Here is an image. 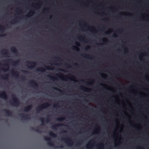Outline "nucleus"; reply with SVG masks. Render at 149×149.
Listing matches in <instances>:
<instances>
[{"instance_id":"obj_1","label":"nucleus","mask_w":149,"mask_h":149,"mask_svg":"<svg viewBox=\"0 0 149 149\" xmlns=\"http://www.w3.org/2000/svg\"><path fill=\"white\" fill-rule=\"evenodd\" d=\"M11 96L13 102H11L10 101V104L14 106H19L20 103V102L18 99L16 97L15 95L13 94L11 95Z\"/></svg>"},{"instance_id":"obj_2","label":"nucleus","mask_w":149,"mask_h":149,"mask_svg":"<svg viewBox=\"0 0 149 149\" xmlns=\"http://www.w3.org/2000/svg\"><path fill=\"white\" fill-rule=\"evenodd\" d=\"M50 104L46 102L38 106L36 109V111L37 113H39L42 109L45 108L50 106Z\"/></svg>"},{"instance_id":"obj_3","label":"nucleus","mask_w":149,"mask_h":149,"mask_svg":"<svg viewBox=\"0 0 149 149\" xmlns=\"http://www.w3.org/2000/svg\"><path fill=\"white\" fill-rule=\"evenodd\" d=\"M62 139L65 141L66 143L68 146H71L73 144L72 141L69 138H62Z\"/></svg>"},{"instance_id":"obj_4","label":"nucleus","mask_w":149,"mask_h":149,"mask_svg":"<svg viewBox=\"0 0 149 149\" xmlns=\"http://www.w3.org/2000/svg\"><path fill=\"white\" fill-rule=\"evenodd\" d=\"M44 139L45 141H48L47 142V144L48 145L54 146V144L52 141H51V139L50 138L47 136H45Z\"/></svg>"},{"instance_id":"obj_5","label":"nucleus","mask_w":149,"mask_h":149,"mask_svg":"<svg viewBox=\"0 0 149 149\" xmlns=\"http://www.w3.org/2000/svg\"><path fill=\"white\" fill-rule=\"evenodd\" d=\"M8 96L5 91H3L0 93V97L4 99H7Z\"/></svg>"},{"instance_id":"obj_6","label":"nucleus","mask_w":149,"mask_h":149,"mask_svg":"<svg viewBox=\"0 0 149 149\" xmlns=\"http://www.w3.org/2000/svg\"><path fill=\"white\" fill-rule=\"evenodd\" d=\"M26 63L27 65H30V67L27 66L29 68H33L35 67L36 64V62H31L29 61H27L26 62Z\"/></svg>"},{"instance_id":"obj_7","label":"nucleus","mask_w":149,"mask_h":149,"mask_svg":"<svg viewBox=\"0 0 149 149\" xmlns=\"http://www.w3.org/2000/svg\"><path fill=\"white\" fill-rule=\"evenodd\" d=\"M63 125H64L63 124L58 123L52 125L51 128L53 129L56 130L57 128Z\"/></svg>"},{"instance_id":"obj_8","label":"nucleus","mask_w":149,"mask_h":149,"mask_svg":"<svg viewBox=\"0 0 149 149\" xmlns=\"http://www.w3.org/2000/svg\"><path fill=\"white\" fill-rule=\"evenodd\" d=\"M19 115L21 117L23 118L24 119L28 120L30 119V118L29 117L30 115L29 114H20Z\"/></svg>"},{"instance_id":"obj_9","label":"nucleus","mask_w":149,"mask_h":149,"mask_svg":"<svg viewBox=\"0 0 149 149\" xmlns=\"http://www.w3.org/2000/svg\"><path fill=\"white\" fill-rule=\"evenodd\" d=\"M32 108V104L28 105L24 108V111L27 112L30 111Z\"/></svg>"},{"instance_id":"obj_10","label":"nucleus","mask_w":149,"mask_h":149,"mask_svg":"<svg viewBox=\"0 0 149 149\" xmlns=\"http://www.w3.org/2000/svg\"><path fill=\"white\" fill-rule=\"evenodd\" d=\"M1 53L4 55L8 57V56L9 55V54L8 52V51L7 49H4L2 50L1 51Z\"/></svg>"},{"instance_id":"obj_11","label":"nucleus","mask_w":149,"mask_h":149,"mask_svg":"<svg viewBox=\"0 0 149 149\" xmlns=\"http://www.w3.org/2000/svg\"><path fill=\"white\" fill-rule=\"evenodd\" d=\"M11 51L13 52L16 55H17L18 52L16 48L14 47H12L10 48Z\"/></svg>"},{"instance_id":"obj_12","label":"nucleus","mask_w":149,"mask_h":149,"mask_svg":"<svg viewBox=\"0 0 149 149\" xmlns=\"http://www.w3.org/2000/svg\"><path fill=\"white\" fill-rule=\"evenodd\" d=\"M6 115L8 116H11L12 114V112L9 110L4 109L3 110Z\"/></svg>"},{"instance_id":"obj_13","label":"nucleus","mask_w":149,"mask_h":149,"mask_svg":"<svg viewBox=\"0 0 149 149\" xmlns=\"http://www.w3.org/2000/svg\"><path fill=\"white\" fill-rule=\"evenodd\" d=\"M29 83L31 85H33L34 86L37 88L38 86V84L36 83V82L33 80H31L30 81Z\"/></svg>"},{"instance_id":"obj_14","label":"nucleus","mask_w":149,"mask_h":149,"mask_svg":"<svg viewBox=\"0 0 149 149\" xmlns=\"http://www.w3.org/2000/svg\"><path fill=\"white\" fill-rule=\"evenodd\" d=\"M11 72L13 75L15 76L16 77H19V74L18 72L12 70Z\"/></svg>"},{"instance_id":"obj_15","label":"nucleus","mask_w":149,"mask_h":149,"mask_svg":"<svg viewBox=\"0 0 149 149\" xmlns=\"http://www.w3.org/2000/svg\"><path fill=\"white\" fill-rule=\"evenodd\" d=\"M31 129L32 130L35 131L39 133L41 132V131L40 130L39 127H37L36 129L33 127H31Z\"/></svg>"},{"instance_id":"obj_16","label":"nucleus","mask_w":149,"mask_h":149,"mask_svg":"<svg viewBox=\"0 0 149 149\" xmlns=\"http://www.w3.org/2000/svg\"><path fill=\"white\" fill-rule=\"evenodd\" d=\"M80 87L81 89L85 91H89L90 90L88 88H86L83 86H81Z\"/></svg>"},{"instance_id":"obj_17","label":"nucleus","mask_w":149,"mask_h":149,"mask_svg":"<svg viewBox=\"0 0 149 149\" xmlns=\"http://www.w3.org/2000/svg\"><path fill=\"white\" fill-rule=\"evenodd\" d=\"M20 62L19 60H18L15 61H13L12 63V65L13 66H15L18 64Z\"/></svg>"},{"instance_id":"obj_18","label":"nucleus","mask_w":149,"mask_h":149,"mask_svg":"<svg viewBox=\"0 0 149 149\" xmlns=\"http://www.w3.org/2000/svg\"><path fill=\"white\" fill-rule=\"evenodd\" d=\"M37 70L38 71L42 72H44L45 71V69L44 68L41 67L38 68L37 69Z\"/></svg>"},{"instance_id":"obj_19","label":"nucleus","mask_w":149,"mask_h":149,"mask_svg":"<svg viewBox=\"0 0 149 149\" xmlns=\"http://www.w3.org/2000/svg\"><path fill=\"white\" fill-rule=\"evenodd\" d=\"M49 135L52 137H55L56 136V134H55L53 133L52 132H50L49 133Z\"/></svg>"},{"instance_id":"obj_20","label":"nucleus","mask_w":149,"mask_h":149,"mask_svg":"<svg viewBox=\"0 0 149 149\" xmlns=\"http://www.w3.org/2000/svg\"><path fill=\"white\" fill-rule=\"evenodd\" d=\"M93 146V145L90 143H88L86 146V148L88 149H91L92 147Z\"/></svg>"},{"instance_id":"obj_21","label":"nucleus","mask_w":149,"mask_h":149,"mask_svg":"<svg viewBox=\"0 0 149 149\" xmlns=\"http://www.w3.org/2000/svg\"><path fill=\"white\" fill-rule=\"evenodd\" d=\"M40 120L41 121V123H42V124H41V125H45V124L44 123V118H40Z\"/></svg>"},{"instance_id":"obj_22","label":"nucleus","mask_w":149,"mask_h":149,"mask_svg":"<svg viewBox=\"0 0 149 149\" xmlns=\"http://www.w3.org/2000/svg\"><path fill=\"white\" fill-rule=\"evenodd\" d=\"M4 27L2 25H0V30L1 31V33H3L4 31Z\"/></svg>"},{"instance_id":"obj_23","label":"nucleus","mask_w":149,"mask_h":149,"mask_svg":"<svg viewBox=\"0 0 149 149\" xmlns=\"http://www.w3.org/2000/svg\"><path fill=\"white\" fill-rule=\"evenodd\" d=\"M17 20L16 18H15L11 21L10 22L11 24L15 23L17 22Z\"/></svg>"},{"instance_id":"obj_24","label":"nucleus","mask_w":149,"mask_h":149,"mask_svg":"<svg viewBox=\"0 0 149 149\" xmlns=\"http://www.w3.org/2000/svg\"><path fill=\"white\" fill-rule=\"evenodd\" d=\"M104 146L103 144L101 143L99 146V149H103Z\"/></svg>"},{"instance_id":"obj_25","label":"nucleus","mask_w":149,"mask_h":149,"mask_svg":"<svg viewBox=\"0 0 149 149\" xmlns=\"http://www.w3.org/2000/svg\"><path fill=\"white\" fill-rule=\"evenodd\" d=\"M50 116H48L47 118L46 119L45 122L46 123H47L50 121V119L49 118Z\"/></svg>"},{"instance_id":"obj_26","label":"nucleus","mask_w":149,"mask_h":149,"mask_svg":"<svg viewBox=\"0 0 149 149\" xmlns=\"http://www.w3.org/2000/svg\"><path fill=\"white\" fill-rule=\"evenodd\" d=\"M53 89H54L56 90H57V91H59V92H60L61 93H62L63 92H64L63 91L61 90H60V89H58L57 88H56V87H54L53 88Z\"/></svg>"},{"instance_id":"obj_27","label":"nucleus","mask_w":149,"mask_h":149,"mask_svg":"<svg viewBox=\"0 0 149 149\" xmlns=\"http://www.w3.org/2000/svg\"><path fill=\"white\" fill-rule=\"evenodd\" d=\"M58 103L54 104V107L56 109H57V108L58 107Z\"/></svg>"},{"instance_id":"obj_28","label":"nucleus","mask_w":149,"mask_h":149,"mask_svg":"<svg viewBox=\"0 0 149 149\" xmlns=\"http://www.w3.org/2000/svg\"><path fill=\"white\" fill-rule=\"evenodd\" d=\"M64 119H65V118L63 117V118H58L57 119V120H58V121H61L64 120Z\"/></svg>"},{"instance_id":"obj_29","label":"nucleus","mask_w":149,"mask_h":149,"mask_svg":"<svg viewBox=\"0 0 149 149\" xmlns=\"http://www.w3.org/2000/svg\"><path fill=\"white\" fill-rule=\"evenodd\" d=\"M8 74H5V78H4V79H6L8 80ZM3 79H4V78L3 77Z\"/></svg>"},{"instance_id":"obj_30","label":"nucleus","mask_w":149,"mask_h":149,"mask_svg":"<svg viewBox=\"0 0 149 149\" xmlns=\"http://www.w3.org/2000/svg\"><path fill=\"white\" fill-rule=\"evenodd\" d=\"M72 49L74 50H76L77 51H78L79 50V49H77V47H76L73 46H72Z\"/></svg>"},{"instance_id":"obj_31","label":"nucleus","mask_w":149,"mask_h":149,"mask_svg":"<svg viewBox=\"0 0 149 149\" xmlns=\"http://www.w3.org/2000/svg\"><path fill=\"white\" fill-rule=\"evenodd\" d=\"M47 77H48L50 78L51 79H56L54 78V77H52L51 76H50L49 75H47Z\"/></svg>"},{"instance_id":"obj_32","label":"nucleus","mask_w":149,"mask_h":149,"mask_svg":"<svg viewBox=\"0 0 149 149\" xmlns=\"http://www.w3.org/2000/svg\"><path fill=\"white\" fill-rule=\"evenodd\" d=\"M12 60L11 59H7L6 61H5V62H9L11 61Z\"/></svg>"},{"instance_id":"obj_33","label":"nucleus","mask_w":149,"mask_h":149,"mask_svg":"<svg viewBox=\"0 0 149 149\" xmlns=\"http://www.w3.org/2000/svg\"><path fill=\"white\" fill-rule=\"evenodd\" d=\"M54 147L55 148H63V146L62 145H61L60 146H54Z\"/></svg>"},{"instance_id":"obj_34","label":"nucleus","mask_w":149,"mask_h":149,"mask_svg":"<svg viewBox=\"0 0 149 149\" xmlns=\"http://www.w3.org/2000/svg\"><path fill=\"white\" fill-rule=\"evenodd\" d=\"M58 75H59L61 76H63V75L61 73H60L59 74H56V76H57V77H59L58 76Z\"/></svg>"},{"instance_id":"obj_35","label":"nucleus","mask_w":149,"mask_h":149,"mask_svg":"<svg viewBox=\"0 0 149 149\" xmlns=\"http://www.w3.org/2000/svg\"><path fill=\"white\" fill-rule=\"evenodd\" d=\"M21 79H22L23 80H24L25 79V77H24V76H22L21 77Z\"/></svg>"},{"instance_id":"obj_36","label":"nucleus","mask_w":149,"mask_h":149,"mask_svg":"<svg viewBox=\"0 0 149 149\" xmlns=\"http://www.w3.org/2000/svg\"><path fill=\"white\" fill-rule=\"evenodd\" d=\"M75 44L78 46H80V44L79 43V42H75Z\"/></svg>"},{"instance_id":"obj_37","label":"nucleus","mask_w":149,"mask_h":149,"mask_svg":"<svg viewBox=\"0 0 149 149\" xmlns=\"http://www.w3.org/2000/svg\"><path fill=\"white\" fill-rule=\"evenodd\" d=\"M90 48V46H89L88 45L86 46V47L85 48L86 49H88Z\"/></svg>"},{"instance_id":"obj_38","label":"nucleus","mask_w":149,"mask_h":149,"mask_svg":"<svg viewBox=\"0 0 149 149\" xmlns=\"http://www.w3.org/2000/svg\"><path fill=\"white\" fill-rule=\"evenodd\" d=\"M104 40H106V41H108L107 40L106 38H103L102 39V41L103 42H104Z\"/></svg>"},{"instance_id":"obj_39","label":"nucleus","mask_w":149,"mask_h":149,"mask_svg":"<svg viewBox=\"0 0 149 149\" xmlns=\"http://www.w3.org/2000/svg\"><path fill=\"white\" fill-rule=\"evenodd\" d=\"M66 132V131L65 130H63L61 131V133H65Z\"/></svg>"},{"instance_id":"obj_40","label":"nucleus","mask_w":149,"mask_h":149,"mask_svg":"<svg viewBox=\"0 0 149 149\" xmlns=\"http://www.w3.org/2000/svg\"><path fill=\"white\" fill-rule=\"evenodd\" d=\"M5 35H6V34H4V35H2V34H1V35H0V37H3V36H5Z\"/></svg>"},{"instance_id":"obj_41","label":"nucleus","mask_w":149,"mask_h":149,"mask_svg":"<svg viewBox=\"0 0 149 149\" xmlns=\"http://www.w3.org/2000/svg\"><path fill=\"white\" fill-rule=\"evenodd\" d=\"M45 67L47 70L50 69V68H49V67L45 66Z\"/></svg>"},{"instance_id":"obj_42","label":"nucleus","mask_w":149,"mask_h":149,"mask_svg":"<svg viewBox=\"0 0 149 149\" xmlns=\"http://www.w3.org/2000/svg\"><path fill=\"white\" fill-rule=\"evenodd\" d=\"M70 75L73 78V79H75V77L73 75Z\"/></svg>"},{"instance_id":"obj_43","label":"nucleus","mask_w":149,"mask_h":149,"mask_svg":"<svg viewBox=\"0 0 149 149\" xmlns=\"http://www.w3.org/2000/svg\"><path fill=\"white\" fill-rule=\"evenodd\" d=\"M58 69L59 70H60V71H64L63 70L61 69H59V68H58Z\"/></svg>"},{"instance_id":"obj_44","label":"nucleus","mask_w":149,"mask_h":149,"mask_svg":"<svg viewBox=\"0 0 149 149\" xmlns=\"http://www.w3.org/2000/svg\"><path fill=\"white\" fill-rule=\"evenodd\" d=\"M25 16L27 17H29L30 16L29 15H26Z\"/></svg>"},{"instance_id":"obj_45","label":"nucleus","mask_w":149,"mask_h":149,"mask_svg":"<svg viewBox=\"0 0 149 149\" xmlns=\"http://www.w3.org/2000/svg\"><path fill=\"white\" fill-rule=\"evenodd\" d=\"M89 55H86L85 57L86 58H88V56H89Z\"/></svg>"},{"instance_id":"obj_46","label":"nucleus","mask_w":149,"mask_h":149,"mask_svg":"<svg viewBox=\"0 0 149 149\" xmlns=\"http://www.w3.org/2000/svg\"><path fill=\"white\" fill-rule=\"evenodd\" d=\"M113 36L114 37H117V36L116 35H113Z\"/></svg>"},{"instance_id":"obj_47","label":"nucleus","mask_w":149,"mask_h":149,"mask_svg":"<svg viewBox=\"0 0 149 149\" xmlns=\"http://www.w3.org/2000/svg\"><path fill=\"white\" fill-rule=\"evenodd\" d=\"M5 65H6V66H8V67H9V66H8V65L6 64H5Z\"/></svg>"},{"instance_id":"obj_48","label":"nucleus","mask_w":149,"mask_h":149,"mask_svg":"<svg viewBox=\"0 0 149 149\" xmlns=\"http://www.w3.org/2000/svg\"><path fill=\"white\" fill-rule=\"evenodd\" d=\"M77 144H79V145L80 144V143L79 142H78L77 143Z\"/></svg>"},{"instance_id":"obj_49","label":"nucleus","mask_w":149,"mask_h":149,"mask_svg":"<svg viewBox=\"0 0 149 149\" xmlns=\"http://www.w3.org/2000/svg\"><path fill=\"white\" fill-rule=\"evenodd\" d=\"M24 72H28L27 71H24Z\"/></svg>"},{"instance_id":"obj_50","label":"nucleus","mask_w":149,"mask_h":149,"mask_svg":"<svg viewBox=\"0 0 149 149\" xmlns=\"http://www.w3.org/2000/svg\"><path fill=\"white\" fill-rule=\"evenodd\" d=\"M88 83V84H91L90 83H88V82H87L86 83Z\"/></svg>"},{"instance_id":"obj_51","label":"nucleus","mask_w":149,"mask_h":149,"mask_svg":"<svg viewBox=\"0 0 149 149\" xmlns=\"http://www.w3.org/2000/svg\"><path fill=\"white\" fill-rule=\"evenodd\" d=\"M18 29H19V28H18V27H17L16 28V29L17 30Z\"/></svg>"},{"instance_id":"obj_52","label":"nucleus","mask_w":149,"mask_h":149,"mask_svg":"<svg viewBox=\"0 0 149 149\" xmlns=\"http://www.w3.org/2000/svg\"><path fill=\"white\" fill-rule=\"evenodd\" d=\"M68 65V66H69V67H70V66L69 65Z\"/></svg>"},{"instance_id":"obj_53","label":"nucleus","mask_w":149,"mask_h":149,"mask_svg":"<svg viewBox=\"0 0 149 149\" xmlns=\"http://www.w3.org/2000/svg\"><path fill=\"white\" fill-rule=\"evenodd\" d=\"M103 74H101V75L102 76V75H103Z\"/></svg>"},{"instance_id":"obj_54","label":"nucleus","mask_w":149,"mask_h":149,"mask_svg":"<svg viewBox=\"0 0 149 149\" xmlns=\"http://www.w3.org/2000/svg\"><path fill=\"white\" fill-rule=\"evenodd\" d=\"M51 69H52V70H53L54 69V68H52Z\"/></svg>"},{"instance_id":"obj_55","label":"nucleus","mask_w":149,"mask_h":149,"mask_svg":"<svg viewBox=\"0 0 149 149\" xmlns=\"http://www.w3.org/2000/svg\"><path fill=\"white\" fill-rule=\"evenodd\" d=\"M75 65H77V64L76 63H75Z\"/></svg>"},{"instance_id":"obj_56","label":"nucleus","mask_w":149,"mask_h":149,"mask_svg":"<svg viewBox=\"0 0 149 149\" xmlns=\"http://www.w3.org/2000/svg\"><path fill=\"white\" fill-rule=\"evenodd\" d=\"M106 33V34H107V32H106V33Z\"/></svg>"},{"instance_id":"obj_57","label":"nucleus","mask_w":149,"mask_h":149,"mask_svg":"<svg viewBox=\"0 0 149 149\" xmlns=\"http://www.w3.org/2000/svg\"><path fill=\"white\" fill-rule=\"evenodd\" d=\"M7 70H8V69H7Z\"/></svg>"},{"instance_id":"obj_58","label":"nucleus","mask_w":149,"mask_h":149,"mask_svg":"<svg viewBox=\"0 0 149 149\" xmlns=\"http://www.w3.org/2000/svg\"><path fill=\"white\" fill-rule=\"evenodd\" d=\"M82 56H84L83 55H82Z\"/></svg>"},{"instance_id":"obj_59","label":"nucleus","mask_w":149,"mask_h":149,"mask_svg":"<svg viewBox=\"0 0 149 149\" xmlns=\"http://www.w3.org/2000/svg\"><path fill=\"white\" fill-rule=\"evenodd\" d=\"M122 14L121 13H120V14Z\"/></svg>"},{"instance_id":"obj_60","label":"nucleus","mask_w":149,"mask_h":149,"mask_svg":"<svg viewBox=\"0 0 149 149\" xmlns=\"http://www.w3.org/2000/svg\"><path fill=\"white\" fill-rule=\"evenodd\" d=\"M101 85H103L102 84H100Z\"/></svg>"},{"instance_id":"obj_61","label":"nucleus","mask_w":149,"mask_h":149,"mask_svg":"<svg viewBox=\"0 0 149 149\" xmlns=\"http://www.w3.org/2000/svg\"><path fill=\"white\" fill-rule=\"evenodd\" d=\"M1 64V63H0V65Z\"/></svg>"}]
</instances>
